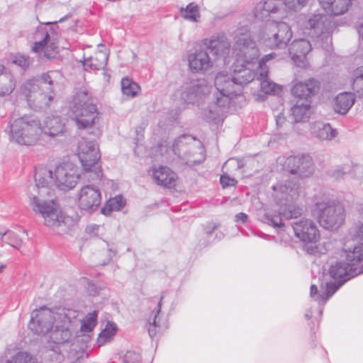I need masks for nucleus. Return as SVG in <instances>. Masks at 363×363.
Segmentation results:
<instances>
[{"label": "nucleus", "instance_id": "obj_11", "mask_svg": "<svg viewBox=\"0 0 363 363\" xmlns=\"http://www.w3.org/2000/svg\"><path fill=\"white\" fill-rule=\"evenodd\" d=\"M101 201L100 191L90 185L82 187L79 193L77 204L85 211H94L98 208Z\"/></svg>", "mask_w": 363, "mask_h": 363}, {"label": "nucleus", "instance_id": "obj_1", "mask_svg": "<svg viewBox=\"0 0 363 363\" xmlns=\"http://www.w3.org/2000/svg\"><path fill=\"white\" fill-rule=\"evenodd\" d=\"M75 311L57 308L52 311L41 308L35 312L30 323V328L35 333L47 335L50 347L57 357L60 356L59 346L69 341L72 336L70 326Z\"/></svg>", "mask_w": 363, "mask_h": 363}, {"label": "nucleus", "instance_id": "obj_25", "mask_svg": "<svg viewBox=\"0 0 363 363\" xmlns=\"http://www.w3.org/2000/svg\"><path fill=\"white\" fill-rule=\"evenodd\" d=\"M209 48L214 55L223 57L229 53L230 43L223 37L212 40L210 42Z\"/></svg>", "mask_w": 363, "mask_h": 363}, {"label": "nucleus", "instance_id": "obj_51", "mask_svg": "<svg viewBox=\"0 0 363 363\" xmlns=\"http://www.w3.org/2000/svg\"><path fill=\"white\" fill-rule=\"evenodd\" d=\"M43 78L46 82H48L50 84H52V81L50 80V77L48 74H44Z\"/></svg>", "mask_w": 363, "mask_h": 363}, {"label": "nucleus", "instance_id": "obj_3", "mask_svg": "<svg viewBox=\"0 0 363 363\" xmlns=\"http://www.w3.org/2000/svg\"><path fill=\"white\" fill-rule=\"evenodd\" d=\"M237 45L240 52L232 66V76L235 84L245 85L254 79V72L250 66L257 60L259 50L250 38H238Z\"/></svg>", "mask_w": 363, "mask_h": 363}, {"label": "nucleus", "instance_id": "obj_33", "mask_svg": "<svg viewBox=\"0 0 363 363\" xmlns=\"http://www.w3.org/2000/svg\"><path fill=\"white\" fill-rule=\"evenodd\" d=\"M260 88L262 92L269 95L279 94L282 91L281 85L270 81L268 78L260 82Z\"/></svg>", "mask_w": 363, "mask_h": 363}, {"label": "nucleus", "instance_id": "obj_49", "mask_svg": "<svg viewBox=\"0 0 363 363\" xmlns=\"http://www.w3.org/2000/svg\"><path fill=\"white\" fill-rule=\"evenodd\" d=\"M237 220L245 222L247 218V216L244 213H240L236 216Z\"/></svg>", "mask_w": 363, "mask_h": 363}, {"label": "nucleus", "instance_id": "obj_44", "mask_svg": "<svg viewBox=\"0 0 363 363\" xmlns=\"http://www.w3.org/2000/svg\"><path fill=\"white\" fill-rule=\"evenodd\" d=\"M220 182L223 188L235 186L237 184V180L225 174L220 177Z\"/></svg>", "mask_w": 363, "mask_h": 363}, {"label": "nucleus", "instance_id": "obj_28", "mask_svg": "<svg viewBox=\"0 0 363 363\" xmlns=\"http://www.w3.org/2000/svg\"><path fill=\"white\" fill-rule=\"evenodd\" d=\"M322 18L320 14H314L310 17L304 23V33L308 35H318V30L321 23Z\"/></svg>", "mask_w": 363, "mask_h": 363}, {"label": "nucleus", "instance_id": "obj_40", "mask_svg": "<svg viewBox=\"0 0 363 363\" xmlns=\"http://www.w3.org/2000/svg\"><path fill=\"white\" fill-rule=\"evenodd\" d=\"M6 363H37L36 359L26 352H19Z\"/></svg>", "mask_w": 363, "mask_h": 363}, {"label": "nucleus", "instance_id": "obj_2", "mask_svg": "<svg viewBox=\"0 0 363 363\" xmlns=\"http://www.w3.org/2000/svg\"><path fill=\"white\" fill-rule=\"evenodd\" d=\"M53 165L40 166L35 174V185L29 194V204L40 213L49 227L59 226L65 217L58 204L51 197V186L55 184Z\"/></svg>", "mask_w": 363, "mask_h": 363}, {"label": "nucleus", "instance_id": "obj_46", "mask_svg": "<svg viewBox=\"0 0 363 363\" xmlns=\"http://www.w3.org/2000/svg\"><path fill=\"white\" fill-rule=\"evenodd\" d=\"M13 62L20 67H27L30 64V60L28 57H26L24 56H16Z\"/></svg>", "mask_w": 363, "mask_h": 363}, {"label": "nucleus", "instance_id": "obj_55", "mask_svg": "<svg viewBox=\"0 0 363 363\" xmlns=\"http://www.w3.org/2000/svg\"><path fill=\"white\" fill-rule=\"evenodd\" d=\"M6 267V265L0 263V273L4 270V269Z\"/></svg>", "mask_w": 363, "mask_h": 363}, {"label": "nucleus", "instance_id": "obj_50", "mask_svg": "<svg viewBox=\"0 0 363 363\" xmlns=\"http://www.w3.org/2000/svg\"><path fill=\"white\" fill-rule=\"evenodd\" d=\"M318 293V288L315 285H312L311 286V296H314L315 294H317Z\"/></svg>", "mask_w": 363, "mask_h": 363}, {"label": "nucleus", "instance_id": "obj_54", "mask_svg": "<svg viewBox=\"0 0 363 363\" xmlns=\"http://www.w3.org/2000/svg\"><path fill=\"white\" fill-rule=\"evenodd\" d=\"M359 33L360 35V36L362 37V40H363V24L360 26V27L359 28Z\"/></svg>", "mask_w": 363, "mask_h": 363}, {"label": "nucleus", "instance_id": "obj_42", "mask_svg": "<svg viewBox=\"0 0 363 363\" xmlns=\"http://www.w3.org/2000/svg\"><path fill=\"white\" fill-rule=\"evenodd\" d=\"M209 89L206 84H201L194 86L191 88L188 92L190 95L200 96L201 94H204L206 92H208Z\"/></svg>", "mask_w": 363, "mask_h": 363}, {"label": "nucleus", "instance_id": "obj_30", "mask_svg": "<svg viewBox=\"0 0 363 363\" xmlns=\"http://www.w3.org/2000/svg\"><path fill=\"white\" fill-rule=\"evenodd\" d=\"M125 204V200L121 196L110 199L101 208V213L108 216L113 211H119Z\"/></svg>", "mask_w": 363, "mask_h": 363}, {"label": "nucleus", "instance_id": "obj_48", "mask_svg": "<svg viewBox=\"0 0 363 363\" xmlns=\"http://www.w3.org/2000/svg\"><path fill=\"white\" fill-rule=\"evenodd\" d=\"M337 288L333 283H327L326 284V289L325 294V298H330L336 291Z\"/></svg>", "mask_w": 363, "mask_h": 363}, {"label": "nucleus", "instance_id": "obj_29", "mask_svg": "<svg viewBox=\"0 0 363 363\" xmlns=\"http://www.w3.org/2000/svg\"><path fill=\"white\" fill-rule=\"evenodd\" d=\"M349 262H337L333 264L330 269V274L334 279H341L350 274L352 270V265Z\"/></svg>", "mask_w": 363, "mask_h": 363}, {"label": "nucleus", "instance_id": "obj_14", "mask_svg": "<svg viewBox=\"0 0 363 363\" xmlns=\"http://www.w3.org/2000/svg\"><path fill=\"white\" fill-rule=\"evenodd\" d=\"M41 130L43 134V143L46 142L47 138L61 136L66 132L65 123L57 116L47 117L41 126Z\"/></svg>", "mask_w": 363, "mask_h": 363}, {"label": "nucleus", "instance_id": "obj_41", "mask_svg": "<svg viewBox=\"0 0 363 363\" xmlns=\"http://www.w3.org/2000/svg\"><path fill=\"white\" fill-rule=\"evenodd\" d=\"M283 4L289 11H298L308 3V0H282Z\"/></svg>", "mask_w": 363, "mask_h": 363}, {"label": "nucleus", "instance_id": "obj_34", "mask_svg": "<svg viewBox=\"0 0 363 363\" xmlns=\"http://www.w3.org/2000/svg\"><path fill=\"white\" fill-rule=\"evenodd\" d=\"M311 164V160L306 157H290L286 161V165L289 169L294 167L298 169L309 167Z\"/></svg>", "mask_w": 363, "mask_h": 363}, {"label": "nucleus", "instance_id": "obj_16", "mask_svg": "<svg viewBox=\"0 0 363 363\" xmlns=\"http://www.w3.org/2000/svg\"><path fill=\"white\" fill-rule=\"evenodd\" d=\"M311 50V45L308 40L298 39L292 43L290 48V54L291 55L293 60L298 64V66H302L300 65L301 63H303V66H305L304 62Z\"/></svg>", "mask_w": 363, "mask_h": 363}, {"label": "nucleus", "instance_id": "obj_19", "mask_svg": "<svg viewBox=\"0 0 363 363\" xmlns=\"http://www.w3.org/2000/svg\"><path fill=\"white\" fill-rule=\"evenodd\" d=\"M235 82L231 74L219 72L215 78V86L218 91L225 96H230L236 93Z\"/></svg>", "mask_w": 363, "mask_h": 363}, {"label": "nucleus", "instance_id": "obj_52", "mask_svg": "<svg viewBox=\"0 0 363 363\" xmlns=\"http://www.w3.org/2000/svg\"><path fill=\"white\" fill-rule=\"evenodd\" d=\"M303 168L301 167L300 169H298L297 167L296 168H291V169H289V171L291 172V173H296L298 171H300L301 173H303V171H301Z\"/></svg>", "mask_w": 363, "mask_h": 363}, {"label": "nucleus", "instance_id": "obj_47", "mask_svg": "<svg viewBox=\"0 0 363 363\" xmlns=\"http://www.w3.org/2000/svg\"><path fill=\"white\" fill-rule=\"evenodd\" d=\"M44 56L48 58H51L55 56L57 53V48L52 45H46L43 50Z\"/></svg>", "mask_w": 363, "mask_h": 363}, {"label": "nucleus", "instance_id": "obj_32", "mask_svg": "<svg viewBox=\"0 0 363 363\" xmlns=\"http://www.w3.org/2000/svg\"><path fill=\"white\" fill-rule=\"evenodd\" d=\"M121 89L126 96L133 97L138 94L140 87L138 84L126 77L121 80Z\"/></svg>", "mask_w": 363, "mask_h": 363}, {"label": "nucleus", "instance_id": "obj_13", "mask_svg": "<svg viewBox=\"0 0 363 363\" xmlns=\"http://www.w3.org/2000/svg\"><path fill=\"white\" fill-rule=\"evenodd\" d=\"M320 90V83L314 79L303 82H296L291 89V95L296 99H303V102L309 101L308 99L315 96Z\"/></svg>", "mask_w": 363, "mask_h": 363}, {"label": "nucleus", "instance_id": "obj_12", "mask_svg": "<svg viewBox=\"0 0 363 363\" xmlns=\"http://www.w3.org/2000/svg\"><path fill=\"white\" fill-rule=\"evenodd\" d=\"M293 229L295 235L306 243H316L320 235L315 224L311 220L303 219L294 223Z\"/></svg>", "mask_w": 363, "mask_h": 363}, {"label": "nucleus", "instance_id": "obj_17", "mask_svg": "<svg viewBox=\"0 0 363 363\" xmlns=\"http://www.w3.org/2000/svg\"><path fill=\"white\" fill-rule=\"evenodd\" d=\"M279 0H264L255 6L253 13L256 18L264 20L271 17L272 14L278 13L280 9Z\"/></svg>", "mask_w": 363, "mask_h": 363}, {"label": "nucleus", "instance_id": "obj_6", "mask_svg": "<svg viewBox=\"0 0 363 363\" xmlns=\"http://www.w3.org/2000/svg\"><path fill=\"white\" fill-rule=\"evenodd\" d=\"M318 220L324 228L333 230L345 221V211L340 203L321 202L316 204Z\"/></svg>", "mask_w": 363, "mask_h": 363}, {"label": "nucleus", "instance_id": "obj_24", "mask_svg": "<svg viewBox=\"0 0 363 363\" xmlns=\"http://www.w3.org/2000/svg\"><path fill=\"white\" fill-rule=\"evenodd\" d=\"M311 114V106L309 101L295 104L291 109V115L295 122L306 121Z\"/></svg>", "mask_w": 363, "mask_h": 363}, {"label": "nucleus", "instance_id": "obj_9", "mask_svg": "<svg viewBox=\"0 0 363 363\" xmlns=\"http://www.w3.org/2000/svg\"><path fill=\"white\" fill-rule=\"evenodd\" d=\"M75 154L85 172L92 171L101 159L99 145L94 141H89L84 138L78 143Z\"/></svg>", "mask_w": 363, "mask_h": 363}, {"label": "nucleus", "instance_id": "obj_37", "mask_svg": "<svg viewBox=\"0 0 363 363\" xmlns=\"http://www.w3.org/2000/svg\"><path fill=\"white\" fill-rule=\"evenodd\" d=\"M180 13L182 17L191 21H197L200 17L199 7L193 3L189 4L186 9H181Z\"/></svg>", "mask_w": 363, "mask_h": 363}, {"label": "nucleus", "instance_id": "obj_4", "mask_svg": "<svg viewBox=\"0 0 363 363\" xmlns=\"http://www.w3.org/2000/svg\"><path fill=\"white\" fill-rule=\"evenodd\" d=\"M10 131L12 140L20 145L43 144L41 125L30 116L13 119L10 125Z\"/></svg>", "mask_w": 363, "mask_h": 363}, {"label": "nucleus", "instance_id": "obj_26", "mask_svg": "<svg viewBox=\"0 0 363 363\" xmlns=\"http://www.w3.org/2000/svg\"><path fill=\"white\" fill-rule=\"evenodd\" d=\"M313 134L320 140H331L335 136V130L329 124L316 123L313 130Z\"/></svg>", "mask_w": 363, "mask_h": 363}, {"label": "nucleus", "instance_id": "obj_15", "mask_svg": "<svg viewBox=\"0 0 363 363\" xmlns=\"http://www.w3.org/2000/svg\"><path fill=\"white\" fill-rule=\"evenodd\" d=\"M153 179L156 183L164 187L172 189L177 186L178 177L169 167L160 166L153 169Z\"/></svg>", "mask_w": 363, "mask_h": 363}, {"label": "nucleus", "instance_id": "obj_31", "mask_svg": "<svg viewBox=\"0 0 363 363\" xmlns=\"http://www.w3.org/2000/svg\"><path fill=\"white\" fill-rule=\"evenodd\" d=\"M117 327L113 323H108L105 328L99 334L97 342L99 346H102L106 342L110 341L116 335Z\"/></svg>", "mask_w": 363, "mask_h": 363}, {"label": "nucleus", "instance_id": "obj_10", "mask_svg": "<svg viewBox=\"0 0 363 363\" xmlns=\"http://www.w3.org/2000/svg\"><path fill=\"white\" fill-rule=\"evenodd\" d=\"M55 185L63 190L74 188L79 178L77 168L70 162L53 165Z\"/></svg>", "mask_w": 363, "mask_h": 363}, {"label": "nucleus", "instance_id": "obj_5", "mask_svg": "<svg viewBox=\"0 0 363 363\" xmlns=\"http://www.w3.org/2000/svg\"><path fill=\"white\" fill-rule=\"evenodd\" d=\"M78 129H87L93 127L99 119L96 106L85 92H79L74 98V105L70 116Z\"/></svg>", "mask_w": 363, "mask_h": 363}, {"label": "nucleus", "instance_id": "obj_21", "mask_svg": "<svg viewBox=\"0 0 363 363\" xmlns=\"http://www.w3.org/2000/svg\"><path fill=\"white\" fill-rule=\"evenodd\" d=\"M4 242L9 245L19 248L27 239L26 231L21 228H14L6 231L1 236Z\"/></svg>", "mask_w": 363, "mask_h": 363}, {"label": "nucleus", "instance_id": "obj_20", "mask_svg": "<svg viewBox=\"0 0 363 363\" xmlns=\"http://www.w3.org/2000/svg\"><path fill=\"white\" fill-rule=\"evenodd\" d=\"M189 67L192 72H203L212 67L208 55L206 52L199 51L189 57Z\"/></svg>", "mask_w": 363, "mask_h": 363}, {"label": "nucleus", "instance_id": "obj_8", "mask_svg": "<svg viewBox=\"0 0 363 363\" xmlns=\"http://www.w3.org/2000/svg\"><path fill=\"white\" fill-rule=\"evenodd\" d=\"M265 40L272 48L286 46L292 38V31L285 22H271L264 28Z\"/></svg>", "mask_w": 363, "mask_h": 363}, {"label": "nucleus", "instance_id": "obj_53", "mask_svg": "<svg viewBox=\"0 0 363 363\" xmlns=\"http://www.w3.org/2000/svg\"><path fill=\"white\" fill-rule=\"evenodd\" d=\"M284 117H283V116H279L277 117V123L278 125H279L280 123H282V121H283V120H284Z\"/></svg>", "mask_w": 363, "mask_h": 363}, {"label": "nucleus", "instance_id": "obj_36", "mask_svg": "<svg viewBox=\"0 0 363 363\" xmlns=\"http://www.w3.org/2000/svg\"><path fill=\"white\" fill-rule=\"evenodd\" d=\"M97 315L96 311L89 313L82 320L81 330L84 333L92 331L97 323Z\"/></svg>", "mask_w": 363, "mask_h": 363}, {"label": "nucleus", "instance_id": "obj_27", "mask_svg": "<svg viewBox=\"0 0 363 363\" xmlns=\"http://www.w3.org/2000/svg\"><path fill=\"white\" fill-rule=\"evenodd\" d=\"M15 87V82L13 76L9 73H2L0 67V95L11 94Z\"/></svg>", "mask_w": 363, "mask_h": 363}, {"label": "nucleus", "instance_id": "obj_38", "mask_svg": "<svg viewBox=\"0 0 363 363\" xmlns=\"http://www.w3.org/2000/svg\"><path fill=\"white\" fill-rule=\"evenodd\" d=\"M161 301H162V299L160 300V302L158 303L156 311H153L152 315L150 317V318L148 320V323H149L148 332H149V335L151 337L155 336L158 331L159 325L157 324V318L158 314L160 312Z\"/></svg>", "mask_w": 363, "mask_h": 363}, {"label": "nucleus", "instance_id": "obj_22", "mask_svg": "<svg viewBox=\"0 0 363 363\" xmlns=\"http://www.w3.org/2000/svg\"><path fill=\"white\" fill-rule=\"evenodd\" d=\"M108 62V54L104 50L96 51L91 57L84 59L83 65L86 69L89 68L94 70L103 69Z\"/></svg>", "mask_w": 363, "mask_h": 363}, {"label": "nucleus", "instance_id": "obj_7", "mask_svg": "<svg viewBox=\"0 0 363 363\" xmlns=\"http://www.w3.org/2000/svg\"><path fill=\"white\" fill-rule=\"evenodd\" d=\"M363 224H360L345 239L342 252L348 265L354 266L363 260Z\"/></svg>", "mask_w": 363, "mask_h": 363}, {"label": "nucleus", "instance_id": "obj_35", "mask_svg": "<svg viewBox=\"0 0 363 363\" xmlns=\"http://www.w3.org/2000/svg\"><path fill=\"white\" fill-rule=\"evenodd\" d=\"M352 89L363 96V66L357 67L353 74Z\"/></svg>", "mask_w": 363, "mask_h": 363}, {"label": "nucleus", "instance_id": "obj_23", "mask_svg": "<svg viewBox=\"0 0 363 363\" xmlns=\"http://www.w3.org/2000/svg\"><path fill=\"white\" fill-rule=\"evenodd\" d=\"M354 94L350 92H343L338 94L335 100L334 109L337 113L345 114L354 103Z\"/></svg>", "mask_w": 363, "mask_h": 363}, {"label": "nucleus", "instance_id": "obj_43", "mask_svg": "<svg viewBox=\"0 0 363 363\" xmlns=\"http://www.w3.org/2000/svg\"><path fill=\"white\" fill-rule=\"evenodd\" d=\"M140 355L133 351L127 352L124 356L125 363H140Z\"/></svg>", "mask_w": 363, "mask_h": 363}, {"label": "nucleus", "instance_id": "obj_39", "mask_svg": "<svg viewBox=\"0 0 363 363\" xmlns=\"http://www.w3.org/2000/svg\"><path fill=\"white\" fill-rule=\"evenodd\" d=\"M275 55L273 54V53H271V54H268V55H264L259 61V76H258V79L262 82V80H264V79H267L268 78V68L265 66L266 63L273 59Z\"/></svg>", "mask_w": 363, "mask_h": 363}, {"label": "nucleus", "instance_id": "obj_18", "mask_svg": "<svg viewBox=\"0 0 363 363\" xmlns=\"http://www.w3.org/2000/svg\"><path fill=\"white\" fill-rule=\"evenodd\" d=\"M320 6L330 16L346 13L351 6V0H318Z\"/></svg>", "mask_w": 363, "mask_h": 363}, {"label": "nucleus", "instance_id": "obj_45", "mask_svg": "<svg viewBox=\"0 0 363 363\" xmlns=\"http://www.w3.org/2000/svg\"><path fill=\"white\" fill-rule=\"evenodd\" d=\"M49 39H50V36L47 33L45 35L44 39L42 41L35 43L34 46L33 48V50L35 52H43V50L46 47Z\"/></svg>", "mask_w": 363, "mask_h": 363}]
</instances>
